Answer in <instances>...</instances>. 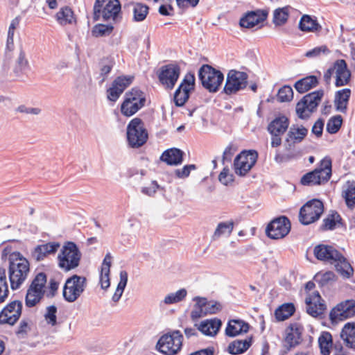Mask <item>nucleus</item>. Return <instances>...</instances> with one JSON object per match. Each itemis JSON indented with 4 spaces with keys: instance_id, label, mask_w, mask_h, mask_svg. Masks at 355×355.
I'll return each instance as SVG.
<instances>
[{
    "instance_id": "obj_1",
    "label": "nucleus",
    "mask_w": 355,
    "mask_h": 355,
    "mask_svg": "<svg viewBox=\"0 0 355 355\" xmlns=\"http://www.w3.org/2000/svg\"><path fill=\"white\" fill-rule=\"evenodd\" d=\"M2 259L8 261V275L12 290H17L24 283L30 273V263L19 252H10L8 248L2 252Z\"/></svg>"
},
{
    "instance_id": "obj_2",
    "label": "nucleus",
    "mask_w": 355,
    "mask_h": 355,
    "mask_svg": "<svg viewBox=\"0 0 355 355\" xmlns=\"http://www.w3.org/2000/svg\"><path fill=\"white\" fill-rule=\"evenodd\" d=\"M315 258L320 261L334 264L336 270L344 278H350L354 269L347 259L333 246L320 244L313 249Z\"/></svg>"
},
{
    "instance_id": "obj_3",
    "label": "nucleus",
    "mask_w": 355,
    "mask_h": 355,
    "mask_svg": "<svg viewBox=\"0 0 355 355\" xmlns=\"http://www.w3.org/2000/svg\"><path fill=\"white\" fill-rule=\"evenodd\" d=\"M82 253L77 245L71 241L64 243L58 254V266L64 272L76 268L79 265Z\"/></svg>"
},
{
    "instance_id": "obj_4",
    "label": "nucleus",
    "mask_w": 355,
    "mask_h": 355,
    "mask_svg": "<svg viewBox=\"0 0 355 355\" xmlns=\"http://www.w3.org/2000/svg\"><path fill=\"white\" fill-rule=\"evenodd\" d=\"M331 77L335 79V86L337 87L347 85L351 80V71L347 67L345 60H336L324 74V80L329 84Z\"/></svg>"
},
{
    "instance_id": "obj_5",
    "label": "nucleus",
    "mask_w": 355,
    "mask_h": 355,
    "mask_svg": "<svg viewBox=\"0 0 355 355\" xmlns=\"http://www.w3.org/2000/svg\"><path fill=\"white\" fill-rule=\"evenodd\" d=\"M331 175V161L324 158L320 162V166L314 171L302 176L301 183L303 185H316L327 182Z\"/></svg>"
},
{
    "instance_id": "obj_6",
    "label": "nucleus",
    "mask_w": 355,
    "mask_h": 355,
    "mask_svg": "<svg viewBox=\"0 0 355 355\" xmlns=\"http://www.w3.org/2000/svg\"><path fill=\"white\" fill-rule=\"evenodd\" d=\"M198 76L202 86L210 92H216L224 80L221 71L208 64H204L200 68Z\"/></svg>"
},
{
    "instance_id": "obj_7",
    "label": "nucleus",
    "mask_w": 355,
    "mask_h": 355,
    "mask_svg": "<svg viewBox=\"0 0 355 355\" xmlns=\"http://www.w3.org/2000/svg\"><path fill=\"white\" fill-rule=\"evenodd\" d=\"M324 96V91L320 89L305 95L296 105L295 112L302 119H308L316 110Z\"/></svg>"
},
{
    "instance_id": "obj_8",
    "label": "nucleus",
    "mask_w": 355,
    "mask_h": 355,
    "mask_svg": "<svg viewBox=\"0 0 355 355\" xmlns=\"http://www.w3.org/2000/svg\"><path fill=\"white\" fill-rule=\"evenodd\" d=\"M119 0H96L94 6V19L101 17L105 20H115L121 11Z\"/></svg>"
},
{
    "instance_id": "obj_9",
    "label": "nucleus",
    "mask_w": 355,
    "mask_h": 355,
    "mask_svg": "<svg viewBox=\"0 0 355 355\" xmlns=\"http://www.w3.org/2000/svg\"><path fill=\"white\" fill-rule=\"evenodd\" d=\"M183 336L180 331H173L171 334H166L159 339L156 348L161 353L166 355H174L181 349Z\"/></svg>"
},
{
    "instance_id": "obj_10",
    "label": "nucleus",
    "mask_w": 355,
    "mask_h": 355,
    "mask_svg": "<svg viewBox=\"0 0 355 355\" xmlns=\"http://www.w3.org/2000/svg\"><path fill=\"white\" fill-rule=\"evenodd\" d=\"M127 138L130 146L139 148L147 141L148 133L139 118L132 119L127 126Z\"/></svg>"
},
{
    "instance_id": "obj_11",
    "label": "nucleus",
    "mask_w": 355,
    "mask_h": 355,
    "mask_svg": "<svg viewBox=\"0 0 355 355\" xmlns=\"http://www.w3.org/2000/svg\"><path fill=\"white\" fill-rule=\"evenodd\" d=\"M46 283V276L40 272L36 275L29 286L26 296V305L28 307L35 306L44 296Z\"/></svg>"
},
{
    "instance_id": "obj_12",
    "label": "nucleus",
    "mask_w": 355,
    "mask_h": 355,
    "mask_svg": "<svg viewBox=\"0 0 355 355\" xmlns=\"http://www.w3.org/2000/svg\"><path fill=\"white\" fill-rule=\"evenodd\" d=\"M87 285L85 277L74 275L67 279L63 288V297L69 302H75L83 293Z\"/></svg>"
},
{
    "instance_id": "obj_13",
    "label": "nucleus",
    "mask_w": 355,
    "mask_h": 355,
    "mask_svg": "<svg viewBox=\"0 0 355 355\" xmlns=\"http://www.w3.org/2000/svg\"><path fill=\"white\" fill-rule=\"evenodd\" d=\"M322 202L317 199L307 202L300 211V220L304 225H309L318 220L323 212Z\"/></svg>"
},
{
    "instance_id": "obj_14",
    "label": "nucleus",
    "mask_w": 355,
    "mask_h": 355,
    "mask_svg": "<svg viewBox=\"0 0 355 355\" xmlns=\"http://www.w3.org/2000/svg\"><path fill=\"white\" fill-rule=\"evenodd\" d=\"M248 75L241 71L230 70L227 76L223 89L226 94L231 95L243 89L247 85Z\"/></svg>"
},
{
    "instance_id": "obj_15",
    "label": "nucleus",
    "mask_w": 355,
    "mask_h": 355,
    "mask_svg": "<svg viewBox=\"0 0 355 355\" xmlns=\"http://www.w3.org/2000/svg\"><path fill=\"white\" fill-rule=\"evenodd\" d=\"M258 154L255 150L243 151L237 155L234 162L235 173L245 175L255 164Z\"/></svg>"
},
{
    "instance_id": "obj_16",
    "label": "nucleus",
    "mask_w": 355,
    "mask_h": 355,
    "mask_svg": "<svg viewBox=\"0 0 355 355\" xmlns=\"http://www.w3.org/2000/svg\"><path fill=\"white\" fill-rule=\"evenodd\" d=\"M291 230V223L286 216H282L272 220L267 226L266 232L272 239L285 237Z\"/></svg>"
},
{
    "instance_id": "obj_17",
    "label": "nucleus",
    "mask_w": 355,
    "mask_h": 355,
    "mask_svg": "<svg viewBox=\"0 0 355 355\" xmlns=\"http://www.w3.org/2000/svg\"><path fill=\"white\" fill-rule=\"evenodd\" d=\"M195 76L191 73L185 75L182 82L174 94V102L178 107L185 104L189 98V94L194 89Z\"/></svg>"
},
{
    "instance_id": "obj_18",
    "label": "nucleus",
    "mask_w": 355,
    "mask_h": 355,
    "mask_svg": "<svg viewBox=\"0 0 355 355\" xmlns=\"http://www.w3.org/2000/svg\"><path fill=\"white\" fill-rule=\"evenodd\" d=\"M180 74V69L175 64H167L160 69L158 78L165 89H172Z\"/></svg>"
},
{
    "instance_id": "obj_19",
    "label": "nucleus",
    "mask_w": 355,
    "mask_h": 355,
    "mask_svg": "<svg viewBox=\"0 0 355 355\" xmlns=\"http://www.w3.org/2000/svg\"><path fill=\"white\" fill-rule=\"evenodd\" d=\"M355 315V300H347L337 304L330 312L331 321H342Z\"/></svg>"
},
{
    "instance_id": "obj_20",
    "label": "nucleus",
    "mask_w": 355,
    "mask_h": 355,
    "mask_svg": "<svg viewBox=\"0 0 355 355\" xmlns=\"http://www.w3.org/2000/svg\"><path fill=\"white\" fill-rule=\"evenodd\" d=\"M22 304L15 300L9 303L0 312V324L14 325L21 315Z\"/></svg>"
},
{
    "instance_id": "obj_21",
    "label": "nucleus",
    "mask_w": 355,
    "mask_h": 355,
    "mask_svg": "<svg viewBox=\"0 0 355 355\" xmlns=\"http://www.w3.org/2000/svg\"><path fill=\"white\" fill-rule=\"evenodd\" d=\"M60 248V243L57 241H52L37 245L31 252V258L37 261H42L49 256H54Z\"/></svg>"
},
{
    "instance_id": "obj_22",
    "label": "nucleus",
    "mask_w": 355,
    "mask_h": 355,
    "mask_svg": "<svg viewBox=\"0 0 355 355\" xmlns=\"http://www.w3.org/2000/svg\"><path fill=\"white\" fill-rule=\"evenodd\" d=\"M305 302L307 313L314 318L322 315L326 309L324 300H322L318 291L309 294L306 297Z\"/></svg>"
},
{
    "instance_id": "obj_23",
    "label": "nucleus",
    "mask_w": 355,
    "mask_h": 355,
    "mask_svg": "<svg viewBox=\"0 0 355 355\" xmlns=\"http://www.w3.org/2000/svg\"><path fill=\"white\" fill-rule=\"evenodd\" d=\"M133 77L119 76L112 83L111 87L107 89V98L110 101H116L123 91L132 83Z\"/></svg>"
},
{
    "instance_id": "obj_24",
    "label": "nucleus",
    "mask_w": 355,
    "mask_h": 355,
    "mask_svg": "<svg viewBox=\"0 0 355 355\" xmlns=\"http://www.w3.org/2000/svg\"><path fill=\"white\" fill-rule=\"evenodd\" d=\"M268 15L265 10H257L247 12L241 18L239 24L245 28H252L260 23L264 21Z\"/></svg>"
},
{
    "instance_id": "obj_25",
    "label": "nucleus",
    "mask_w": 355,
    "mask_h": 355,
    "mask_svg": "<svg viewBox=\"0 0 355 355\" xmlns=\"http://www.w3.org/2000/svg\"><path fill=\"white\" fill-rule=\"evenodd\" d=\"M304 327L300 322H291L286 329V340L290 345H297L302 339Z\"/></svg>"
},
{
    "instance_id": "obj_26",
    "label": "nucleus",
    "mask_w": 355,
    "mask_h": 355,
    "mask_svg": "<svg viewBox=\"0 0 355 355\" xmlns=\"http://www.w3.org/2000/svg\"><path fill=\"white\" fill-rule=\"evenodd\" d=\"M299 29L304 33H317L322 30L321 25L318 23L315 17L309 15H303L299 21Z\"/></svg>"
},
{
    "instance_id": "obj_27",
    "label": "nucleus",
    "mask_w": 355,
    "mask_h": 355,
    "mask_svg": "<svg viewBox=\"0 0 355 355\" xmlns=\"http://www.w3.org/2000/svg\"><path fill=\"white\" fill-rule=\"evenodd\" d=\"M249 330V324L241 320H231L229 321L225 329L227 336L234 337L238 335L247 333Z\"/></svg>"
},
{
    "instance_id": "obj_28",
    "label": "nucleus",
    "mask_w": 355,
    "mask_h": 355,
    "mask_svg": "<svg viewBox=\"0 0 355 355\" xmlns=\"http://www.w3.org/2000/svg\"><path fill=\"white\" fill-rule=\"evenodd\" d=\"M340 338L347 347L355 350V323L345 324L341 330Z\"/></svg>"
},
{
    "instance_id": "obj_29",
    "label": "nucleus",
    "mask_w": 355,
    "mask_h": 355,
    "mask_svg": "<svg viewBox=\"0 0 355 355\" xmlns=\"http://www.w3.org/2000/svg\"><path fill=\"white\" fill-rule=\"evenodd\" d=\"M341 196L348 208L355 207V181L348 180L342 187Z\"/></svg>"
},
{
    "instance_id": "obj_30",
    "label": "nucleus",
    "mask_w": 355,
    "mask_h": 355,
    "mask_svg": "<svg viewBox=\"0 0 355 355\" xmlns=\"http://www.w3.org/2000/svg\"><path fill=\"white\" fill-rule=\"evenodd\" d=\"M351 96V90L345 88L336 92L334 105L337 111L345 113L347 110V105Z\"/></svg>"
},
{
    "instance_id": "obj_31",
    "label": "nucleus",
    "mask_w": 355,
    "mask_h": 355,
    "mask_svg": "<svg viewBox=\"0 0 355 355\" xmlns=\"http://www.w3.org/2000/svg\"><path fill=\"white\" fill-rule=\"evenodd\" d=\"M289 125V121L285 116H280L272 120L268 126L270 134L283 135Z\"/></svg>"
},
{
    "instance_id": "obj_32",
    "label": "nucleus",
    "mask_w": 355,
    "mask_h": 355,
    "mask_svg": "<svg viewBox=\"0 0 355 355\" xmlns=\"http://www.w3.org/2000/svg\"><path fill=\"white\" fill-rule=\"evenodd\" d=\"M221 326L220 320H206L202 321L199 324L198 329L206 336H215Z\"/></svg>"
},
{
    "instance_id": "obj_33",
    "label": "nucleus",
    "mask_w": 355,
    "mask_h": 355,
    "mask_svg": "<svg viewBox=\"0 0 355 355\" xmlns=\"http://www.w3.org/2000/svg\"><path fill=\"white\" fill-rule=\"evenodd\" d=\"M161 159L169 165H178L182 162V152L177 148H171L164 151Z\"/></svg>"
},
{
    "instance_id": "obj_34",
    "label": "nucleus",
    "mask_w": 355,
    "mask_h": 355,
    "mask_svg": "<svg viewBox=\"0 0 355 355\" xmlns=\"http://www.w3.org/2000/svg\"><path fill=\"white\" fill-rule=\"evenodd\" d=\"M318 84V80L317 77L315 76H309L297 81L294 87L298 92L302 94L316 87Z\"/></svg>"
},
{
    "instance_id": "obj_35",
    "label": "nucleus",
    "mask_w": 355,
    "mask_h": 355,
    "mask_svg": "<svg viewBox=\"0 0 355 355\" xmlns=\"http://www.w3.org/2000/svg\"><path fill=\"white\" fill-rule=\"evenodd\" d=\"M307 132L308 130L303 126H292L287 134L286 142L288 144V145L290 147V141L293 143H299L304 139Z\"/></svg>"
},
{
    "instance_id": "obj_36",
    "label": "nucleus",
    "mask_w": 355,
    "mask_h": 355,
    "mask_svg": "<svg viewBox=\"0 0 355 355\" xmlns=\"http://www.w3.org/2000/svg\"><path fill=\"white\" fill-rule=\"evenodd\" d=\"M295 307L293 303H285L279 306L275 311V315L278 321H284L293 315Z\"/></svg>"
},
{
    "instance_id": "obj_37",
    "label": "nucleus",
    "mask_w": 355,
    "mask_h": 355,
    "mask_svg": "<svg viewBox=\"0 0 355 355\" xmlns=\"http://www.w3.org/2000/svg\"><path fill=\"white\" fill-rule=\"evenodd\" d=\"M250 338L244 340H236L228 346V351L232 354H240L245 352L251 345Z\"/></svg>"
},
{
    "instance_id": "obj_38",
    "label": "nucleus",
    "mask_w": 355,
    "mask_h": 355,
    "mask_svg": "<svg viewBox=\"0 0 355 355\" xmlns=\"http://www.w3.org/2000/svg\"><path fill=\"white\" fill-rule=\"evenodd\" d=\"M318 343L322 355H329L333 345L332 336L329 332L323 331L318 338Z\"/></svg>"
},
{
    "instance_id": "obj_39",
    "label": "nucleus",
    "mask_w": 355,
    "mask_h": 355,
    "mask_svg": "<svg viewBox=\"0 0 355 355\" xmlns=\"http://www.w3.org/2000/svg\"><path fill=\"white\" fill-rule=\"evenodd\" d=\"M56 19L60 25L72 24L76 21L73 12L67 6L62 8L58 12Z\"/></svg>"
},
{
    "instance_id": "obj_40",
    "label": "nucleus",
    "mask_w": 355,
    "mask_h": 355,
    "mask_svg": "<svg viewBox=\"0 0 355 355\" xmlns=\"http://www.w3.org/2000/svg\"><path fill=\"white\" fill-rule=\"evenodd\" d=\"M195 301H197V304L200 307H204L205 314H214L220 311L222 306L217 302H207L205 298L196 297L194 298Z\"/></svg>"
},
{
    "instance_id": "obj_41",
    "label": "nucleus",
    "mask_w": 355,
    "mask_h": 355,
    "mask_svg": "<svg viewBox=\"0 0 355 355\" xmlns=\"http://www.w3.org/2000/svg\"><path fill=\"white\" fill-rule=\"evenodd\" d=\"M289 10L288 6H285L274 10L272 22L276 26H282L287 22L289 17Z\"/></svg>"
},
{
    "instance_id": "obj_42",
    "label": "nucleus",
    "mask_w": 355,
    "mask_h": 355,
    "mask_svg": "<svg viewBox=\"0 0 355 355\" xmlns=\"http://www.w3.org/2000/svg\"><path fill=\"white\" fill-rule=\"evenodd\" d=\"M124 98L132 103H137L139 106L144 107L146 103V96L143 92L137 88H132L125 93Z\"/></svg>"
},
{
    "instance_id": "obj_43",
    "label": "nucleus",
    "mask_w": 355,
    "mask_h": 355,
    "mask_svg": "<svg viewBox=\"0 0 355 355\" xmlns=\"http://www.w3.org/2000/svg\"><path fill=\"white\" fill-rule=\"evenodd\" d=\"M44 318L46 324L55 331V327L59 324L57 320V307L54 305L47 306Z\"/></svg>"
},
{
    "instance_id": "obj_44",
    "label": "nucleus",
    "mask_w": 355,
    "mask_h": 355,
    "mask_svg": "<svg viewBox=\"0 0 355 355\" xmlns=\"http://www.w3.org/2000/svg\"><path fill=\"white\" fill-rule=\"evenodd\" d=\"M149 8L141 3H132L133 20L135 21H142L148 14Z\"/></svg>"
},
{
    "instance_id": "obj_45",
    "label": "nucleus",
    "mask_w": 355,
    "mask_h": 355,
    "mask_svg": "<svg viewBox=\"0 0 355 355\" xmlns=\"http://www.w3.org/2000/svg\"><path fill=\"white\" fill-rule=\"evenodd\" d=\"M119 276L120 281L112 296V301L114 302H117L121 297L128 282V273L126 271L121 270L120 272Z\"/></svg>"
},
{
    "instance_id": "obj_46",
    "label": "nucleus",
    "mask_w": 355,
    "mask_h": 355,
    "mask_svg": "<svg viewBox=\"0 0 355 355\" xmlns=\"http://www.w3.org/2000/svg\"><path fill=\"white\" fill-rule=\"evenodd\" d=\"M187 291L185 288H181L175 293H171L166 295L163 302L166 304H173L182 301L187 296Z\"/></svg>"
},
{
    "instance_id": "obj_47",
    "label": "nucleus",
    "mask_w": 355,
    "mask_h": 355,
    "mask_svg": "<svg viewBox=\"0 0 355 355\" xmlns=\"http://www.w3.org/2000/svg\"><path fill=\"white\" fill-rule=\"evenodd\" d=\"M234 229L233 221L220 223L214 233V238L218 239L223 235L230 236Z\"/></svg>"
},
{
    "instance_id": "obj_48",
    "label": "nucleus",
    "mask_w": 355,
    "mask_h": 355,
    "mask_svg": "<svg viewBox=\"0 0 355 355\" xmlns=\"http://www.w3.org/2000/svg\"><path fill=\"white\" fill-rule=\"evenodd\" d=\"M142 107L139 106L137 103H132L124 98L121 105V112L125 116H131L137 112Z\"/></svg>"
},
{
    "instance_id": "obj_49",
    "label": "nucleus",
    "mask_w": 355,
    "mask_h": 355,
    "mask_svg": "<svg viewBox=\"0 0 355 355\" xmlns=\"http://www.w3.org/2000/svg\"><path fill=\"white\" fill-rule=\"evenodd\" d=\"M9 294L6 274L4 269H0V304L8 298Z\"/></svg>"
},
{
    "instance_id": "obj_50",
    "label": "nucleus",
    "mask_w": 355,
    "mask_h": 355,
    "mask_svg": "<svg viewBox=\"0 0 355 355\" xmlns=\"http://www.w3.org/2000/svg\"><path fill=\"white\" fill-rule=\"evenodd\" d=\"M343 123V117L336 115L330 118L327 124V131L330 134L336 133L340 128Z\"/></svg>"
},
{
    "instance_id": "obj_51",
    "label": "nucleus",
    "mask_w": 355,
    "mask_h": 355,
    "mask_svg": "<svg viewBox=\"0 0 355 355\" xmlns=\"http://www.w3.org/2000/svg\"><path fill=\"white\" fill-rule=\"evenodd\" d=\"M293 98V91L290 86H283L278 91L277 99L279 102H289Z\"/></svg>"
},
{
    "instance_id": "obj_52",
    "label": "nucleus",
    "mask_w": 355,
    "mask_h": 355,
    "mask_svg": "<svg viewBox=\"0 0 355 355\" xmlns=\"http://www.w3.org/2000/svg\"><path fill=\"white\" fill-rule=\"evenodd\" d=\"M340 220V216L338 213H333L323 220L322 228L324 230H333Z\"/></svg>"
},
{
    "instance_id": "obj_53",
    "label": "nucleus",
    "mask_w": 355,
    "mask_h": 355,
    "mask_svg": "<svg viewBox=\"0 0 355 355\" xmlns=\"http://www.w3.org/2000/svg\"><path fill=\"white\" fill-rule=\"evenodd\" d=\"M113 31L111 25L97 24L92 29V35L95 37H103L109 35Z\"/></svg>"
},
{
    "instance_id": "obj_54",
    "label": "nucleus",
    "mask_w": 355,
    "mask_h": 355,
    "mask_svg": "<svg viewBox=\"0 0 355 355\" xmlns=\"http://www.w3.org/2000/svg\"><path fill=\"white\" fill-rule=\"evenodd\" d=\"M330 53L329 49L326 45H322L316 46L313 49H311L306 52L305 56L307 58H317L320 56L322 54H329Z\"/></svg>"
},
{
    "instance_id": "obj_55",
    "label": "nucleus",
    "mask_w": 355,
    "mask_h": 355,
    "mask_svg": "<svg viewBox=\"0 0 355 355\" xmlns=\"http://www.w3.org/2000/svg\"><path fill=\"white\" fill-rule=\"evenodd\" d=\"M219 181L224 185H228L234 180L233 175L230 173V170L227 168H224L218 176Z\"/></svg>"
},
{
    "instance_id": "obj_56",
    "label": "nucleus",
    "mask_w": 355,
    "mask_h": 355,
    "mask_svg": "<svg viewBox=\"0 0 355 355\" xmlns=\"http://www.w3.org/2000/svg\"><path fill=\"white\" fill-rule=\"evenodd\" d=\"M17 68L20 71H23L28 68L29 63L28 60L26 58L25 52L21 49L17 59Z\"/></svg>"
},
{
    "instance_id": "obj_57",
    "label": "nucleus",
    "mask_w": 355,
    "mask_h": 355,
    "mask_svg": "<svg viewBox=\"0 0 355 355\" xmlns=\"http://www.w3.org/2000/svg\"><path fill=\"white\" fill-rule=\"evenodd\" d=\"M17 112L26 114L38 115L41 113V109L21 105L17 108Z\"/></svg>"
},
{
    "instance_id": "obj_58",
    "label": "nucleus",
    "mask_w": 355,
    "mask_h": 355,
    "mask_svg": "<svg viewBox=\"0 0 355 355\" xmlns=\"http://www.w3.org/2000/svg\"><path fill=\"white\" fill-rule=\"evenodd\" d=\"M322 285L327 284L335 279V275L333 272H326L323 274H318L315 277Z\"/></svg>"
},
{
    "instance_id": "obj_59",
    "label": "nucleus",
    "mask_w": 355,
    "mask_h": 355,
    "mask_svg": "<svg viewBox=\"0 0 355 355\" xmlns=\"http://www.w3.org/2000/svg\"><path fill=\"white\" fill-rule=\"evenodd\" d=\"M110 272H106L101 270L99 283L101 288L103 290L107 289L110 286Z\"/></svg>"
},
{
    "instance_id": "obj_60",
    "label": "nucleus",
    "mask_w": 355,
    "mask_h": 355,
    "mask_svg": "<svg viewBox=\"0 0 355 355\" xmlns=\"http://www.w3.org/2000/svg\"><path fill=\"white\" fill-rule=\"evenodd\" d=\"M196 169V166L193 164L186 165L182 169H178L175 173L178 178H184L189 175L191 170Z\"/></svg>"
},
{
    "instance_id": "obj_61",
    "label": "nucleus",
    "mask_w": 355,
    "mask_h": 355,
    "mask_svg": "<svg viewBox=\"0 0 355 355\" xmlns=\"http://www.w3.org/2000/svg\"><path fill=\"white\" fill-rule=\"evenodd\" d=\"M158 187L159 185L155 181H152L148 186L142 188L141 192L146 195L151 196L156 193Z\"/></svg>"
},
{
    "instance_id": "obj_62",
    "label": "nucleus",
    "mask_w": 355,
    "mask_h": 355,
    "mask_svg": "<svg viewBox=\"0 0 355 355\" xmlns=\"http://www.w3.org/2000/svg\"><path fill=\"white\" fill-rule=\"evenodd\" d=\"M324 128V121L322 119H318L312 127L311 132L316 137H319L322 135Z\"/></svg>"
},
{
    "instance_id": "obj_63",
    "label": "nucleus",
    "mask_w": 355,
    "mask_h": 355,
    "mask_svg": "<svg viewBox=\"0 0 355 355\" xmlns=\"http://www.w3.org/2000/svg\"><path fill=\"white\" fill-rule=\"evenodd\" d=\"M112 259V257L111 256V254L110 252H107L105 254V258L103 261L101 270H103V272H110Z\"/></svg>"
},
{
    "instance_id": "obj_64",
    "label": "nucleus",
    "mask_w": 355,
    "mask_h": 355,
    "mask_svg": "<svg viewBox=\"0 0 355 355\" xmlns=\"http://www.w3.org/2000/svg\"><path fill=\"white\" fill-rule=\"evenodd\" d=\"M177 4L180 8H185V7H196L199 0H176Z\"/></svg>"
}]
</instances>
